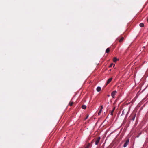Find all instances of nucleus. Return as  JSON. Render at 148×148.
I'll return each instance as SVG.
<instances>
[{
	"label": "nucleus",
	"mask_w": 148,
	"mask_h": 148,
	"mask_svg": "<svg viewBox=\"0 0 148 148\" xmlns=\"http://www.w3.org/2000/svg\"><path fill=\"white\" fill-rule=\"evenodd\" d=\"M100 137H98L96 139V141L95 142V144L96 145H97L98 144V143L100 140Z\"/></svg>",
	"instance_id": "nucleus-1"
},
{
	"label": "nucleus",
	"mask_w": 148,
	"mask_h": 148,
	"mask_svg": "<svg viewBox=\"0 0 148 148\" xmlns=\"http://www.w3.org/2000/svg\"><path fill=\"white\" fill-rule=\"evenodd\" d=\"M129 139H127L126 140L125 142V143L123 145V147H126L128 145V144H129Z\"/></svg>",
	"instance_id": "nucleus-2"
},
{
	"label": "nucleus",
	"mask_w": 148,
	"mask_h": 148,
	"mask_svg": "<svg viewBox=\"0 0 148 148\" xmlns=\"http://www.w3.org/2000/svg\"><path fill=\"white\" fill-rule=\"evenodd\" d=\"M117 92L116 91H114L111 93V96L112 98H114L115 97V95L116 94Z\"/></svg>",
	"instance_id": "nucleus-3"
},
{
	"label": "nucleus",
	"mask_w": 148,
	"mask_h": 148,
	"mask_svg": "<svg viewBox=\"0 0 148 148\" xmlns=\"http://www.w3.org/2000/svg\"><path fill=\"white\" fill-rule=\"evenodd\" d=\"M124 38L123 37H121V38H118L117 39V40H118L120 42H121L124 40Z\"/></svg>",
	"instance_id": "nucleus-4"
},
{
	"label": "nucleus",
	"mask_w": 148,
	"mask_h": 148,
	"mask_svg": "<svg viewBox=\"0 0 148 148\" xmlns=\"http://www.w3.org/2000/svg\"><path fill=\"white\" fill-rule=\"evenodd\" d=\"M112 79V78H110L108 79L107 82V84H108L109 83L111 82Z\"/></svg>",
	"instance_id": "nucleus-5"
},
{
	"label": "nucleus",
	"mask_w": 148,
	"mask_h": 148,
	"mask_svg": "<svg viewBox=\"0 0 148 148\" xmlns=\"http://www.w3.org/2000/svg\"><path fill=\"white\" fill-rule=\"evenodd\" d=\"M115 107H114L113 108V110L111 111V113H110V114L111 115H113V112H114V110L115 109Z\"/></svg>",
	"instance_id": "nucleus-6"
},
{
	"label": "nucleus",
	"mask_w": 148,
	"mask_h": 148,
	"mask_svg": "<svg viewBox=\"0 0 148 148\" xmlns=\"http://www.w3.org/2000/svg\"><path fill=\"white\" fill-rule=\"evenodd\" d=\"M90 144L89 143H88L87 145H86L85 146L84 148H89L90 147Z\"/></svg>",
	"instance_id": "nucleus-7"
},
{
	"label": "nucleus",
	"mask_w": 148,
	"mask_h": 148,
	"mask_svg": "<svg viewBox=\"0 0 148 148\" xmlns=\"http://www.w3.org/2000/svg\"><path fill=\"white\" fill-rule=\"evenodd\" d=\"M101 88L100 87H97V91L98 92H99L101 91Z\"/></svg>",
	"instance_id": "nucleus-8"
},
{
	"label": "nucleus",
	"mask_w": 148,
	"mask_h": 148,
	"mask_svg": "<svg viewBox=\"0 0 148 148\" xmlns=\"http://www.w3.org/2000/svg\"><path fill=\"white\" fill-rule=\"evenodd\" d=\"M110 51L109 48H108L106 49V52L107 53H108Z\"/></svg>",
	"instance_id": "nucleus-9"
},
{
	"label": "nucleus",
	"mask_w": 148,
	"mask_h": 148,
	"mask_svg": "<svg viewBox=\"0 0 148 148\" xmlns=\"http://www.w3.org/2000/svg\"><path fill=\"white\" fill-rule=\"evenodd\" d=\"M74 103V102H72V101H70L69 103V105L71 106L73 105V104Z\"/></svg>",
	"instance_id": "nucleus-10"
},
{
	"label": "nucleus",
	"mask_w": 148,
	"mask_h": 148,
	"mask_svg": "<svg viewBox=\"0 0 148 148\" xmlns=\"http://www.w3.org/2000/svg\"><path fill=\"white\" fill-rule=\"evenodd\" d=\"M140 26L141 27H143L144 26V24L143 23H140L139 24Z\"/></svg>",
	"instance_id": "nucleus-11"
},
{
	"label": "nucleus",
	"mask_w": 148,
	"mask_h": 148,
	"mask_svg": "<svg viewBox=\"0 0 148 148\" xmlns=\"http://www.w3.org/2000/svg\"><path fill=\"white\" fill-rule=\"evenodd\" d=\"M82 108L83 109H85L86 108V106L85 105H82Z\"/></svg>",
	"instance_id": "nucleus-12"
},
{
	"label": "nucleus",
	"mask_w": 148,
	"mask_h": 148,
	"mask_svg": "<svg viewBox=\"0 0 148 148\" xmlns=\"http://www.w3.org/2000/svg\"><path fill=\"white\" fill-rule=\"evenodd\" d=\"M117 59L116 58V57H115V58H114L113 61L114 62H116L117 61Z\"/></svg>",
	"instance_id": "nucleus-13"
},
{
	"label": "nucleus",
	"mask_w": 148,
	"mask_h": 148,
	"mask_svg": "<svg viewBox=\"0 0 148 148\" xmlns=\"http://www.w3.org/2000/svg\"><path fill=\"white\" fill-rule=\"evenodd\" d=\"M135 116H136V115H134V116H133V117L132 118V120H134L135 117Z\"/></svg>",
	"instance_id": "nucleus-14"
},
{
	"label": "nucleus",
	"mask_w": 148,
	"mask_h": 148,
	"mask_svg": "<svg viewBox=\"0 0 148 148\" xmlns=\"http://www.w3.org/2000/svg\"><path fill=\"white\" fill-rule=\"evenodd\" d=\"M113 64H113L112 63L109 66V67H111L112 66H113Z\"/></svg>",
	"instance_id": "nucleus-15"
},
{
	"label": "nucleus",
	"mask_w": 148,
	"mask_h": 148,
	"mask_svg": "<svg viewBox=\"0 0 148 148\" xmlns=\"http://www.w3.org/2000/svg\"><path fill=\"white\" fill-rule=\"evenodd\" d=\"M88 117V115H87L86 118L84 119V120H86Z\"/></svg>",
	"instance_id": "nucleus-16"
},
{
	"label": "nucleus",
	"mask_w": 148,
	"mask_h": 148,
	"mask_svg": "<svg viewBox=\"0 0 148 148\" xmlns=\"http://www.w3.org/2000/svg\"><path fill=\"white\" fill-rule=\"evenodd\" d=\"M101 113V112H100V111H99V113H98V115H100V114Z\"/></svg>",
	"instance_id": "nucleus-17"
},
{
	"label": "nucleus",
	"mask_w": 148,
	"mask_h": 148,
	"mask_svg": "<svg viewBox=\"0 0 148 148\" xmlns=\"http://www.w3.org/2000/svg\"><path fill=\"white\" fill-rule=\"evenodd\" d=\"M101 109H103V106H101Z\"/></svg>",
	"instance_id": "nucleus-18"
},
{
	"label": "nucleus",
	"mask_w": 148,
	"mask_h": 148,
	"mask_svg": "<svg viewBox=\"0 0 148 148\" xmlns=\"http://www.w3.org/2000/svg\"><path fill=\"white\" fill-rule=\"evenodd\" d=\"M102 109H100V110H99V111H100V112H101V111H102Z\"/></svg>",
	"instance_id": "nucleus-19"
},
{
	"label": "nucleus",
	"mask_w": 148,
	"mask_h": 148,
	"mask_svg": "<svg viewBox=\"0 0 148 148\" xmlns=\"http://www.w3.org/2000/svg\"><path fill=\"white\" fill-rule=\"evenodd\" d=\"M147 22H148V18H147Z\"/></svg>",
	"instance_id": "nucleus-20"
}]
</instances>
